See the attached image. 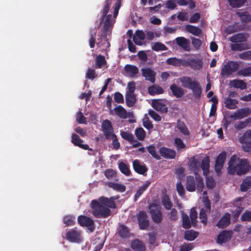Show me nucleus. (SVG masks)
Wrapping results in <instances>:
<instances>
[{
	"instance_id": "obj_1",
	"label": "nucleus",
	"mask_w": 251,
	"mask_h": 251,
	"mask_svg": "<svg viewBox=\"0 0 251 251\" xmlns=\"http://www.w3.org/2000/svg\"><path fill=\"white\" fill-rule=\"evenodd\" d=\"M112 0H105L99 19L100 25H103L102 33L100 36L106 42H107L108 40L107 38L108 32H111L113 25L115 23V19L118 16L119 10L121 6V0H117L115 4L113 16L112 17L111 14H107L109 11L110 5L112 4Z\"/></svg>"
},
{
	"instance_id": "obj_2",
	"label": "nucleus",
	"mask_w": 251,
	"mask_h": 251,
	"mask_svg": "<svg viewBox=\"0 0 251 251\" xmlns=\"http://www.w3.org/2000/svg\"><path fill=\"white\" fill-rule=\"evenodd\" d=\"M228 165V173L230 175L236 173L238 176H241L246 174L251 169L248 159H240L236 155L231 156Z\"/></svg>"
},
{
	"instance_id": "obj_3",
	"label": "nucleus",
	"mask_w": 251,
	"mask_h": 251,
	"mask_svg": "<svg viewBox=\"0 0 251 251\" xmlns=\"http://www.w3.org/2000/svg\"><path fill=\"white\" fill-rule=\"evenodd\" d=\"M179 80L184 88L192 90L196 99H199L201 97L202 89L198 81L187 76L180 77Z\"/></svg>"
},
{
	"instance_id": "obj_4",
	"label": "nucleus",
	"mask_w": 251,
	"mask_h": 251,
	"mask_svg": "<svg viewBox=\"0 0 251 251\" xmlns=\"http://www.w3.org/2000/svg\"><path fill=\"white\" fill-rule=\"evenodd\" d=\"M92 213L96 218H106L111 215L110 207L102 204L99 200H93L91 203Z\"/></svg>"
},
{
	"instance_id": "obj_5",
	"label": "nucleus",
	"mask_w": 251,
	"mask_h": 251,
	"mask_svg": "<svg viewBox=\"0 0 251 251\" xmlns=\"http://www.w3.org/2000/svg\"><path fill=\"white\" fill-rule=\"evenodd\" d=\"M197 186L199 191H202L204 187V183L202 178L199 175H196L195 179L193 176H188L186 177V188L189 192H194Z\"/></svg>"
},
{
	"instance_id": "obj_6",
	"label": "nucleus",
	"mask_w": 251,
	"mask_h": 251,
	"mask_svg": "<svg viewBox=\"0 0 251 251\" xmlns=\"http://www.w3.org/2000/svg\"><path fill=\"white\" fill-rule=\"evenodd\" d=\"M149 208L152 220L156 224L160 223L163 220L161 206L154 203H151Z\"/></svg>"
},
{
	"instance_id": "obj_7",
	"label": "nucleus",
	"mask_w": 251,
	"mask_h": 251,
	"mask_svg": "<svg viewBox=\"0 0 251 251\" xmlns=\"http://www.w3.org/2000/svg\"><path fill=\"white\" fill-rule=\"evenodd\" d=\"M239 68V64L237 62L228 61L226 64L222 67L221 75L229 76L236 72Z\"/></svg>"
},
{
	"instance_id": "obj_8",
	"label": "nucleus",
	"mask_w": 251,
	"mask_h": 251,
	"mask_svg": "<svg viewBox=\"0 0 251 251\" xmlns=\"http://www.w3.org/2000/svg\"><path fill=\"white\" fill-rule=\"evenodd\" d=\"M137 219L140 229L145 230L148 229L150 225V221L145 211H140L137 214Z\"/></svg>"
},
{
	"instance_id": "obj_9",
	"label": "nucleus",
	"mask_w": 251,
	"mask_h": 251,
	"mask_svg": "<svg viewBox=\"0 0 251 251\" xmlns=\"http://www.w3.org/2000/svg\"><path fill=\"white\" fill-rule=\"evenodd\" d=\"M66 239L70 242L80 243L82 241L81 232L78 230L71 229L66 232Z\"/></svg>"
},
{
	"instance_id": "obj_10",
	"label": "nucleus",
	"mask_w": 251,
	"mask_h": 251,
	"mask_svg": "<svg viewBox=\"0 0 251 251\" xmlns=\"http://www.w3.org/2000/svg\"><path fill=\"white\" fill-rule=\"evenodd\" d=\"M77 222L80 226L88 227L91 232H93L95 229L94 222L89 217L84 215H79L77 217Z\"/></svg>"
},
{
	"instance_id": "obj_11",
	"label": "nucleus",
	"mask_w": 251,
	"mask_h": 251,
	"mask_svg": "<svg viewBox=\"0 0 251 251\" xmlns=\"http://www.w3.org/2000/svg\"><path fill=\"white\" fill-rule=\"evenodd\" d=\"M101 128L105 137L107 140L111 139V136L115 134L111 122L108 120L103 121L102 123Z\"/></svg>"
},
{
	"instance_id": "obj_12",
	"label": "nucleus",
	"mask_w": 251,
	"mask_h": 251,
	"mask_svg": "<svg viewBox=\"0 0 251 251\" xmlns=\"http://www.w3.org/2000/svg\"><path fill=\"white\" fill-rule=\"evenodd\" d=\"M226 153V151H222L220 153L216 158L215 164V171L217 173H220L224 166Z\"/></svg>"
},
{
	"instance_id": "obj_13",
	"label": "nucleus",
	"mask_w": 251,
	"mask_h": 251,
	"mask_svg": "<svg viewBox=\"0 0 251 251\" xmlns=\"http://www.w3.org/2000/svg\"><path fill=\"white\" fill-rule=\"evenodd\" d=\"M232 235V232L231 230H223L218 234L216 241L219 244L225 243L230 239Z\"/></svg>"
},
{
	"instance_id": "obj_14",
	"label": "nucleus",
	"mask_w": 251,
	"mask_h": 251,
	"mask_svg": "<svg viewBox=\"0 0 251 251\" xmlns=\"http://www.w3.org/2000/svg\"><path fill=\"white\" fill-rule=\"evenodd\" d=\"M251 113V110L249 108H241L236 111L233 114L230 116V118L231 119H241L244 117H246Z\"/></svg>"
},
{
	"instance_id": "obj_15",
	"label": "nucleus",
	"mask_w": 251,
	"mask_h": 251,
	"mask_svg": "<svg viewBox=\"0 0 251 251\" xmlns=\"http://www.w3.org/2000/svg\"><path fill=\"white\" fill-rule=\"evenodd\" d=\"M152 106L155 110L161 113L168 112V107L161 100H153Z\"/></svg>"
},
{
	"instance_id": "obj_16",
	"label": "nucleus",
	"mask_w": 251,
	"mask_h": 251,
	"mask_svg": "<svg viewBox=\"0 0 251 251\" xmlns=\"http://www.w3.org/2000/svg\"><path fill=\"white\" fill-rule=\"evenodd\" d=\"M72 143L75 146H77L83 150L92 151V149L89 148V147L87 144H82L83 141L81 139L79 136L75 133L72 135Z\"/></svg>"
},
{
	"instance_id": "obj_17",
	"label": "nucleus",
	"mask_w": 251,
	"mask_h": 251,
	"mask_svg": "<svg viewBox=\"0 0 251 251\" xmlns=\"http://www.w3.org/2000/svg\"><path fill=\"white\" fill-rule=\"evenodd\" d=\"M176 44L184 50L190 51V42L189 39L184 37H178L176 38Z\"/></svg>"
},
{
	"instance_id": "obj_18",
	"label": "nucleus",
	"mask_w": 251,
	"mask_h": 251,
	"mask_svg": "<svg viewBox=\"0 0 251 251\" xmlns=\"http://www.w3.org/2000/svg\"><path fill=\"white\" fill-rule=\"evenodd\" d=\"M142 75L147 80L154 83L155 81V73L149 68L141 69Z\"/></svg>"
},
{
	"instance_id": "obj_19",
	"label": "nucleus",
	"mask_w": 251,
	"mask_h": 251,
	"mask_svg": "<svg viewBox=\"0 0 251 251\" xmlns=\"http://www.w3.org/2000/svg\"><path fill=\"white\" fill-rule=\"evenodd\" d=\"M119 198V195L113 196L110 198L101 197H100L99 200L102 204L106 205L107 207L111 208H115L116 206L114 200H118Z\"/></svg>"
},
{
	"instance_id": "obj_20",
	"label": "nucleus",
	"mask_w": 251,
	"mask_h": 251,
	"mask_svg": "<svg viewBox=\"0 0 251 251\" xmlns=\"http://www.w3.org/2000/svg\"><path fill=\"white\" fill-rule=\"evenodd\" d=\"M159 152L161 156L166 159H174L176 156L175 151L165 147L159 149Z\"/></svg>"
},
{
	"instance_id": "obj_21",
	"label": "nucleus",
	"mask_w": 251,
	"mask_h": 251,
	"mask_svg": "<svg viewBox=\"0 0 251 251\" xmlns=\"http://www.w3.org/2000/svg\"><path fill=\"white\" fill-rule=\"evenodd\" d=\"M230 222V215L228 213H225L216 224L219 228L226 227Z\"/></svg>"
},
{
	"instance_id": "obj_22",
	"label": "nucleus",
	"mask_w": 251,
	"mask_h": 251,
	"mask_svg": "<svg viewBox=\"0 0 251 251\" xmlns=\"http://www.w3.org/2000/svg\"><path fill=\"white\" fill-rule=\"evenodd\" d=\"M133 168L137 173L140 175H144L148 171L146 166L141 164L140 161L138 159L133 161Z\"/></svg>"
},
{
	"instance_id": "obj_23",
	"label": "nucleus",
	"mask_w": 251,
	"mask_h": 251,
	"mask_svg": "<svg viewBox=\"0 0 251 251\" xmlns=\"http://www.w3.org/2000/svg\"><path fill=\"white\" fill-rule=\"evenodd\" d=\"M125 72L131 77H135L139 73L138 68L135 65L127 64L125 66Z\"/></svg>"
},
{
	"instance_id": "obj_24",
	"label": "nucleus",
	"mask_w": 251,
	"mask_h": 251,
	"mask_svg": "<svg viewBox=\"0 0 251 251\" xmlns=\"http://www.w3.org/2000/svg\"><path fill=\"white\" fill-rule=\"evenodd\" d=\"M170 89L172 92L173 95L176 98H180L184 94V90L175 84H172L170 87Z\"/></svg>"
},
{
	"instance_id": "obj_25",
	"label": "nucleus",
	"mask_w": 251,
	"mask_h": 251,
	"mask_svg": "<svg viewBox=\"0 0 251 251\" xmlns=\"http://www.w3.org/2000/svg\"><path fill=\"white\" fill-rule=\"evenodd\" d=\"M130 247L134 251H146V247L143 242L139 239L132 241Z\"/></svg>"
},
{
	"instance_id": "obj_26",
	"label": "nucleus",
	"mask_w": 251,
	"mask_h": 251,
	"mask_svg": "<svg viewBox=\"0 0 251 251\" xmlns=\"http://www.w3.org/2000/svg\"><path fill=\"white\" fill-rule=\"evenodd\" d=\"M150 184L151 182L149 180H147L143 185L139 187L134 197V201H137L139 199V198L149 187Z\"/></svg>"
},
{
	"instance_id": "obj_27",
	"label": "nucleus",
	"mask_w": 251,
	"mask_h": 251,
	"mask_svg": "<svg viewBox=\"0 0 251 251\" xmlns=\"http://www.w3.org/2000/svg\"><path fill=\"white\" fill-rule=\"evenodd\" d=\"M201 167L203 171L204 176H207L209 173L210 159L209 156H205L202 160Z\"/></svg>"
},
{
	"instance_id": "obj_28",
	"label": "nucleus",
	"mask_w": 251,
	"mask_h": 251,
	"mask_svg": "<svg viewBox=\"0 0 251 251\" xmlns=\"http://www.w3.org/2000/svg\"><path fill=\"white\" fill-rule=\"evenodd\" d=\"M224 102L225 106L229 109H236L237 108V104L238 103L237 100L232 99L229 97L225 98Z\"/></svg>"
},
{
	"instance_id": "obj_29",
	"label": "nucleus",
	"mask_w": 251,
	"mask_h": 251,
	"mask_svg": "<svg viewBox=\"0 0 251 251\" xmlns=\"http://www.w3.org/2000/svg\"><path fill=\"white\" fill-rule=\"evenodd\" d=\"M176 127L179 131L184 135L189 136L190 131L184 122L180 120H177L176 122Z\"/></svg>"
},
{
	"instance_id": "obj_30",
	"label": "nucleus",
	"mask_w": 251,
	"mask_h": 251,
	"mask_svg": "<svg viewBox=\"0 0 251 251\" xmlns=\"http://www.w3.org/2000/svg\"><path fill=\"white\" fill-rule=\"evenodd\" d=\"M236 15L240 18L241 23L244 25L251 22V15L248 14L247 12H237Z\"/></svg>"
},
{
	"instance_id": "obj_31",
	"label": "nucleus",
	"mask_w": 251,
	"mask_h": 251,
	"mask_svg": "<svg viewBox=\"0 0 251 251\" xmlns=\"http://www.w3.org/2000/svg\"><path fill=\"white\" fill-rule=\"evenodd\" d=\"M229 85L231 87H233L236 88H240L241 90H244L247 88L246 83L242 80H232L230 81Z\"/></svg>"
},
{
	"instance_id": "obj_32",
	"label": "nucleus",
	"mask_w": 251,
	"mask_h": 251,
	"mask_svg": "<svg viewBox=\"0 0 251 251\" xmlns=\"http://www.w3.org/2000/svg\"><path fill=\"white\" fill-rule=\"evenodd\" d=\"M229 41L235 43H241L246 41L247 37L243 33H238L230 37Z\"/></svg>"
},
{
	"instance_id": "obj_33",
	"label": "nucleus",
	"mask_w": 251,
	"mask_h": 251,
	"mask_svg": "<svg viewBox=\"0 0 251 251\" xmlns=\"http://www.w3.org/2000/svg\"><path fill=\"white\" fill-rule=\"evenodd\" d=\"M185 29L189 33L197 36H199L202 33V30L199 27L191 25H186Z\"/></svg>"
},
{
	"instance_id": "obj_34",
	"label": "nucleus",
	"mask_w": 251,
	"mask_h": 251,
	"mask_svg": "<svg viewBox=\"0 0 251 251\" xmlns=\"http://www.w3.org/2000/svg\"><path fill=\"white\" fill-rule=\"evenodd\" d=\"M199 235V233L193 230H188L184 232V238L187 241H193Z\"/></svg>"
},
{
	"instance_id": "obj_35",
	"label": "nucleus",
	"mask_w": 251,
	"mask_h": 251,
	"mask_svg": "<svg viewBox=\"0 0 251 251\" xmlns=\"http://www.w3.org/2000/svg\"><path fill=\"white\" fill-rule=\"evenodd\" d=\"M118 234L123 238H128L130 237V232L128 228L125 225L119 226Z\"/></svg>"
},
{
	"instance_id": "obj_36",
	"label": "nucleus",
	"mask_w": 251,
	"mask_h": 251,
	"mask_svg": "<svg viewBox=\"0 0 251 251\" xmlns=\"http://www.w3.org/2000/svg\"><path fill=\"white\" fill-rule=\"evenodd\" d=\"M148 92L150 95L154 96L155 94H161L163 93L164 90L160 86L153 85L148 88Z\"/></svg>"
},
{
	"instance_id": "obj_37",
	"label": "nucleus",
	"mask_w": 251,
	"mask_h": 251,
	"mask_svg": "<svg viewBox=\"0 0 251 251\" xmlns=\"http://www.w3.org/2000/svg\"><path fill=\"white\" fill-rule=\"evenodd\" d=\"M203 63L201 59H191L190 68L194 70H199L202 67Z\"/></svg>"
},
{
	"instance_id": "obj_38",
	"label": "nucleus",
	"mask_w": 251,
	"mask_h": 251,
	"mask_svg": "<svg viewBox=\"0 0 251 251\" xmlns=\"http://www.w3.org/2000/svg\"><path fill=\"white\" fill-rule=\"evenodd\" d=\"M181 217L182 221V226L185 229L190 228L192 224L191 221H190L188 216L185 214L183 211L181 212Z\"/></svg>"
},
{
	"instance_id": "obj_39",
	"label": "nucleus",
	"mask_w": 251,
	"mask_h": 251,
	"mask_svg": "<svg viewBox=\"0 0 251 251\" xmlns=\"http://www.w3.org/2000/svg\"><path fill=\"white\" fill-rule=\"evenodd\" d=\"M114 110L116 115L122 119H126L127 117L126 110L121 105L116 107Z\"/></svg>"
},
{
	"instance_id": "obj_40",
	"label": "nucleus",
	"mask_w": 251,
	"mask_h": 251,
	"mask_svg": "<svg viewBox=\"0 0 251 251\" xmlns=\"http://www.w3.org/2000/svg\"><path fill=\"white\" fill-rule=\"evenodd\" d=\"M125 97L126 105L129 107L133 106L136 102L135 95L134 94L126 93Z\"/></svg>"
},
{
	"instance_id": "obj_41",
	"label": "nucleus",
	"mask_w": 251,
	"mask_h": 251,
	"mask_svg": "<svg viewBox=\"0 0 251 251\" xmlns=\"http://www.w3.org/2000/svg\"><path fill=\"white\" fill-rule=\"evenodd\" d=\"M108 186L113 190L121 193L125 192L126 190V186L124 185L115 182H109Z\"/></svg>"
},
{
	"instance_id": "obj_42",
	"label": "nucleus",
	"mask_w": 251,
	"mask_h": 251,
	"mask_svg": "<svg viewBox=\"0 0 251 251\" xmlns=\"http://www.w3.org/2000/svg\"><path fill=\"white\" fill-rule=\"evenodd\" d=\"M230 48L233 51H242L248 49V46L247 44L241 42L231 45Z\"/></svg>"
},
{
	"instance_id": "obj_43",
	"label": "nucleus",
	"mask_w": 251,
	"mask_h": 251,
	"mask_svg": "<svg viewBox=\"0 0 251 251\" xmlns=\"http://www.w3.org/2000/svg\"><path fill=\"white\" fill-rule=\"evenodd\" d=\"M106 61L104 56L99 55L97 56L95 60V67L97 69H100L105 65Z\"/></svg>"
},
{
	"instance_id": "obj_44",
	"label": "nucleus",
	"mask_w": 251,
	"mask_h": 251,
	"mask_svg": "<svg viewBox=\"0 0 251 251\" xmlns=\"http://www.w3.org/2000/svg\"><path fill=\"white\" fill-rule=\"evenodd\" d=\"M229 5L232 8H240L247 2V0H227Z\"/></svg>"
},
{
	"instance_id": "obj_45",
	"label": "nucleus",
	"mask_w": 251,
	"mask_h": 251,
	"mask_svg": "<svg viewBox=\"0 0 251 251\" xmlns=\"http://www.w3.org/2000/svg\"><path fill=\"white\" fill-rule=\"evenodd\" d=\"M120 134L123 139L128 141L130 143L132 144L136 141L133 135L130 132L121 131Z\"/></svg>"
},
{
	"instance_id": "obj_46",
	"label": "nucleus",
	"mask_w": 251,
	"mask_h": 251,
	"mask_svg": "<svg viewBox=\"0 0 251 251\" xmlns=\"http://www.w3.org/2000/svg\"><path fill=\"white\" fill-rule=\"evenodd\" d=\"M251 187V177L246 178L242 182L240 189L242 192L247 191Z\"/></svg>"
},
{
	"instance_id": "obj_47",
	"label": "nucleus",
	"mask_w": 251,
	"mask_h": 251,
	"mask_svg": "<svg viewBox=\"0 0 251 251\" xmlns=\"http://www.w3.org/2000/svg\"><path fill=\"white\" fill-rule=\"evenodd\" d=\"M63 221L66 226H73L75 224V217L73 215H66L64 217Z\"/></svg>"
},
{
	"instance_id": "obj_48",
	"label": "nucleus",
	"mask_w": 251,
	"mask_h": 251,
	"mask_svg": "<svg viewBox=\"0 0 251 251\" xmlns=\"http://www.w3.org/2000/svg\"><path fill=\"white\" fill-rule=\"evenodd\" d=\"M162 203L165 208L167 210H170L173 206V203L169 196L167 195H164L162 198Z\"/></svg>"
},
{
	"instance_id": "obj_49",
	"label": "nucleus",
	"mask_w": 251,
	"mask_h": 251,
	"mask_svg": "<svg viewBox=\"0 0 251 251\" xmlns=\"http://www.w3.org/2000/svg\"><path fill=\"white\" fill-rule=\"evenodd\" d=\"M119 168L120 171L122 173L124 174L126 176H129L130 175V171L129 168L128 166L125 163H124L123 162H121L119 163Z\"/></svg>"
},
{
	"instance_id": "obj_50",
	"label": "nucleus",
	"mask_w": 251,
	"mask_h": 251,
	"mask_svg": "<svg viewBox=\"0 0 251 251\" xmlns=\"http://www.w3.org/2000/svg\"><path fill=\"white\" fill-rule=\"evenodd\" d=\"M135 134L139 140L143 141L145 138L146 132L142 127H140L135 129Z\"/></svg>"
},
{
	"instance_id": "obj_51",
	"label": "nucleus",
	"mask_w": 251,
	"mask_h": 251,
	"mask_svg": "<svg viewBox=\"0 0 251 251\" xmlns=\"http://www.w3.org/2000/svg\"><path fill=\"white\" fill-rule=\"evenodd\" d=\"M240 141L242 144H251V129L247 131Z\"/></svg>"
},
{
	"instance_id": "obj_52",
	"label": "nucleus",
	"mask_w": 251,
	"mask_h": 251,
	"mask_svg": "<svg viewBox=\"0 0 251 251\" xmlns=\"http://www.w3.org/2000/svg\"><path fill=\"white\" fill-rule=\"evenodd\" d=\"M166 63L168 65L180 66L181 65V59H178L176 57H170L166 60Z\"/></svg>"
},
{
	"instance_id": "obj_53",
	"label": "nucleus",
	"mask_w": 251,
	"mask_h": 251,
	"mask_svg": "<svg viewBox=\"0 0 251 251\" xmlns=\"http://www.w3.org/2000/svg\"><path fill=\"white\" fill-rule=\"evenodd\" d=\"M190 217L193 226H195L197 223L198 213L194 208L191 209L190 211Z\"/></svg>"
},
{
	"instance_id": "obj_54",
	"label": "nucleus",
	"mask_w": 251,
	"mask_h": 251,
	"mask_svg": "<svg viewBox=\"0 0 251 251\" xmlns=\"http://www.w3.org/2000/svg\"><path fill=\"white\" fill-rule=\"evenodd\" d=\"M151 49L154 51H164L167 50V47L161 42H156L152 46Z\"/></svg>"
},
{
	"instance_id": "obj_55",
	"label": "nucleus",
	"mask_w": 251,
	"mask_h": 251,
	"mask_svg": "<svg viewBox=\"0 0 251 251\" xmlns=\"http://www.w3.org/2000/svg\"><path fill=\"white\" fill-rule=\"evenodd\" d=\"M238 75L243 76L251 75V66L240 69L238 71Z\"/></svg>"
},
{
	"instance_id": "obj_56",
	"label": "nucleus",
	"mask_w": 251,
	"mask_h": 251,
	"mask_svg": "<svg viewBox=\"0 0 251 251\" xmlns=\"http://www.w3.org/2000/svg\"><path fill=\"white\" fill-rule=\"evenodd\" d=\"M174 144L177 151L184 149L186 146L182 139L179 138L175 139Z\"/></svg>"
},
{
	"instance_id": "obj_57",
	"label": "nucleus",
	"mask_w": 251,
	"mask_h": 251,
	"mask_svg": "<svg viewBox=\"0 0 251 251\" xmlns=\"http://www.w3.org/2000/svg\"><path fill=\"white\" fill-rule=\"evenodd\" d=\"M147 150L149 153L154 158L159 160L160 159L159 156L157 154L155 147L153 145H151L147 147Z\"/></svg>"
},
{
	"instance_id": "obj_58",
	"label": "nucleus",
	"mask_w": 251,
	"mask_h": 251,
	"mask_svg": "<svg viewBox=\"0 0 251 251\" xmlns=\"http://www.w3.org/2000/svg\"><path fill=\"white\" fill-rule=\"evenodd\" d=\"M98 76L95 70L93 69L89 68L86 73V77L88 79L93 80Z\"/></svg>"
},
{
	"instance_id": "obj_59",
	"label": "nucleus",
	"mask_w": 251,
	"mask_h": 251,
	"mask_svg": "<svg viewBox=\"0 0 251 251\" xmlns=\"http://www.w3.org/2000/svg\"><path fill=\"white\" fill-rule=\"evenodd\" d=\"M191 39L193 46L196 50H199L202 45L201 41L200 39L193 37H191Z\"/></svg>"
},
{
	"instance_id": "obj_60",
	"label": "nucleus",
	"mask_w": 251,
	"mask_h": 251,
	"mask_svg": "<svg viewBox=\"0 0 251 251\" xmlns=\"http://www.w3.org/2000/svg\"><path fill=\"white\" fill-rule=\"evenodd\" d=\"M242 222H251V211L246 210L241 216Z\"/></svg>"
},
{
	"instance_id": "obj_61",
	"label": "nucleus",
	"mask_w": 251,
	"mask_h": 251,
	"mask_svg": "<svg viewBox=\"0 0 251 251\" xmlns=\"http://www.w3.org/2000/svg\"><path fill=\"white\" fill-rule=\"evenodd\" d=\"M202 202L204 204L206 212H210L211 211V203L207 196L203 198Z\"/></svg>"
},
{
	"instance_id": "obj_62",
	"label": "nucleus",
	"mask_w": 251,
	"mask_h": 251,
	"mask_svg": "<svg viewBox=\"0 0 251 251\" xmlns=\"http://www.w3.org/2000/svg\"><path fill=\"white\" fill-rule=\"evenodd\" d=\"M240 59L246 60H251V50L242 52L239 55Z\"/></svg>"
},
{
	"instance_id": "obj_63",
	"label": "nucleus",
	"mask_w": 251,
	"mask_h": 251,
	"mask_svg": "<svg viewBox=\"0 0 251 251\" xmlns=\"http://www.w3.org/2000/svg\"><path fill=\"white\" fill-rule=\"evenodd\" d=\"M143 126L148 130L152 129L153 127L152 122L148 117L143 119Z\"/></svg>"
},
{
	"instance_id": "obj_64",
	"label": "nucleus",
	"mask_w": 251,
	"mask_h": 251,
	"mask_svg": "<svg viewBox=\"0 0 251 251\" xmlns=\"http://www.w3.org/2000/svg\"><path fill=\"white\" fill-rule=\"evenodd\" d=\"M176 190L180 197L184 196L185 190L180 181L176 183Z\"/></svg>"
}]
</instances>
